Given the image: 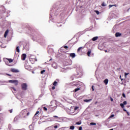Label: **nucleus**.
<instances>
[{"label": "nucleus", "instance_id": "1", "mask_svg": "<svg viewBox=\"0 0 130 130\" xmlns=\"http://www.w3.org/2000/svg\"><path fill=\"white\" fill-rule=\"evenodd\" d=\"M9 83H11V84H14L15 86H18V84H19V81H18V80H9Z\"/></svg>", "mask_w": 130, "mask_h": 130}, {"label": "nucleus", "instance_id": "2", "mask_svg": "<svg viewBox=\"0 0 130 130\" xmlns=\"http://www.w3.org/2000/svg\"><path fill=\"white\" fill-rule=\"evenodd\" d=\"M27 84L26 83H22L21 84V88L22 90H24V91H26L27 90Z\"/></svg>", "mask_w": 130, "mask_h": 130}, {"label": "nucleus", "instance_id": "3", "mask_svg": "<svg viewBox=\"0 0 130 130\" xmlns=\"http://www.w3.org/2000/svg\"><path fill=\"white\" fill-rule=\"evenodd\" d=\"M38 42H39V43H41V44H42V43H44L45 42V40L42 38H40V39L38 40Z\"/></svg>", "mask_w": 130, "mask_h": 130}, {"label": "nucleus", "instance_id": "4", "mask_svg": "<svg viewBox=\"0 0 130 130\" xmlns=\"http://www.w3.org/2000/svg\"><path fill=\"white\" fill-rule=\"evenodd\" d=\"M27 56V55H26V54H23L21 55V59L22 60H25L26 59V57Z\"/></svg>", "mask_w": 130, "mask_h": 130}, {"label": "nucleus", "instance_id": "5", "mask_svg": "<svg viewBox=\"0 0 130 130\" xmlns=\"http://www.w3.org/2000/svg\"><path fill=\"white\" fill-rule=\"evenodd\" d=\"M70 56L72 57V58H75L76 57V54L75 53H71L70 54Z\"/></svg>", "mask_w": 130, "mask_h": 130}, {"label": "nucleus", "instance_id": "6", "mask_svg": "<svg viewBox=\"0 0 130 130\" xmlns=\"http://www.w3.org/2000/svg\"><path fill=\"white\" fill-rule=\"evenodd\" d=\"M11 72H12L13 73H19V71L18 70V69H12L11 70Z\"/></svg>", "mask_w": 130, "mask_h": 130}, {"label": "nucleus", "instance_id": "7", "mask_svg": "<svg viewBox=\"0 0 130 130\" xmlns=\"http://www.w3.org/2000/svg\"><path fill=\"white\" fill-rule=\"evenodd\" d=\"M9 34V30L8 29H7L5 32V34H4V37L5 38H7V36H8V34Z\"/></svg>", "mask_w": 130, "mask_h": 130}, {"label": "nucleus", "instance_id": "8", "mask_svg": "<svg viewBox=\"0 0 130 130\" xmlns=\"http://www.w3.org/2000/svg\"><path fill=\"white\" fill-rule=\"evenodd\" d=\"M115 35L116 37H120V36H121V34L120 32H116Z\"/></svg>", "mask_w": 130, "mask_h": 130}, {"label": "nucleus", "instance_id": "9", "mask_svg": "<svg viewBox=\"0 0 130 130\" xmlns=\"http://www.w3.org/2000/svg\"><path fill=\"white\" fill-rule=\"evenodd\" d=\"M24 67L26 70H28L29 69V68H30V66L28 65L27 63H25Z\"/></svg>", "mask_w": 130, "mask_h": 130}, {"label": "nucleus", "instance_id": "10", "mask_svg": "<svg viewBox=\"0 0 130 130\" xmlns=\"http://www.w3.org/2000/svg\"><path fill=\"white\" fill-rule=\"evenodd\" d=\"M6 59H7V60H8L9 62H10V63H11V62H13V61H14V60H13V59L11 58H6Z\"/></svg>", "mask_w": 130, "mask_h": 130}, {"label": "nucleus", "instance_id": "11", "mask_svg": "<svg viewBox=\"0 0 130 130\" xmlns=\"http://www.w3.org/2000/svg\"><path fill=\"white\" fill-rule=\"evenodd\" d=\"M98 39V37H94L92 39V41H96Z\"/></svg>", "mask_w": 130, "mask_h": 130}, {"label": "nucleus", "instance_id": "12", "mask_svg": "<svg viewBox=\"0 0 130 130\" xmlns=\"http://www.w3.org/2000/svg\"><path fill=\"white\" fill-rule=\"evenodd\" d=\"M104 83L105 84V85H107V84H108V80L107 79H106L104 81Z\"/></svg>", "mask_w": 130, "mask_h": 130}, {"label": "nucleus", "instance_id": "13", "mask_svg": "<svg viewBox=\"0 0 130 130\" xmlns=\"http://www.w3.org/2000/svg\"><path fill=\"white\" fill-rule=\"evenodd\" d=\"M83 48H84L83 47H79V48L77 49L78 52H80V51H81V49H83Z\"/></svg>", "mask_w": 130, "mask_h": 130}, {"label": "nucleus", "instance_id": "14", "mask_svg": "<svg viewBox=\"0 0 130 130\" xmlns=\"http://www.w3.org/2000/svg\"><path fill=\"white\" fill-rule=\"evenodd\" d=\"M91 50H89L87 52V55L88 56H90V54H91Z\"/></svg>", "mask_w": 130, "mask_h": 130}, {"label": "nucleus", "instance_id": "15", "mask_svg": "<svg viewBox=\"0 0 130 130\" xmlns=\"http://www.w3.org/2000/svg\"><path fill=\"white\" fill-rule=\"evenodd\" d=\"M112 7H116V5H109V8L110 9V8H112Z\"/></svg>", "mask_w": 130, "mask_h": 130}, {"label": "nucleus", "instance_id": "16", "mask_svg": "<svg viewBox=\"0 0 130 130\" xmlns=\"http://www.w3.org/2000/svg\"><path fill=\"white\" fill-rule=\"evenodd\" d=\"M70 129H75V126L72 125L70 127Z\"/></svg>", "mask_w": 130, "mask_h": 130}, {"label": "nucleus", "instance_id": "17", "mask_svg": "<svg viewBox=\"0 0 130 130\" xmlns=\"http://www.w3.org/2000/svg\"><path fill=\"white\" fill-rule=\"evenodd\" d=\"M16 51L17 52H20V49H19V46L16 47Z\"/></svg>", "mask_w": 130, "mask_h": 130}, {"label": "nucleus", "instance_id": "18", "mask_svg": "<svg viewBox=\"0 0 130 130\" xmlns=\"http://www.w3.org/2000/svg\"><path fill=\"white\" fill-rule=\"evenodd\" d=\"M80 88H77L75 89L74 92H78V91H79Z\"/></svg>", "mask_w": 130, "mask_h": 130}, {"label": "nucleus", "instance_id": "19", "mask_svg": "<svg viewBox=\"0 0 130 130\" xmlns=\"http://www.w3.org/2000/svg\"><path fill=\"white\" fill-rule=\"evenodd\" d=\"M94 12H95V13H96V14L97 15H99V14H100V12H99V11H98V10H95Z\"/></svg>", "mask_w": 130, "mask_h": 130}, {"label": "nucleus", "instance_id": "20", "mask_svg": "<svg viewBox=\"0 0 130 130\" xmlns=\"http://www.w3.org/2000/svg\"><path fill=\"white\" fill-rule=\"evenodd\" d=\"M53 85L54 86H57V82L54 81L53 83Z\"/></svg>", "mask_w": 130, "mask_h": 130}, {"label": "nucleus", "instance_id": "21", "mask_svg": "<svg viewBox=\"0 0 130 130\" xmlns=\"http://www.w3.org/2000/svg\"><path fill=\"white\" fill-rule=\"evenodd\" d=\"M82 123V122L81 121H79L76 123V124H77L78 125H80V124H81Z\"/></svg>", "mask_w": 130, "mask_h": 130}, {"label": "nucleus", "instance_id": "22", "mask_svg": "<svg viewBox=\"0 0 130 130\" xmlns=\"http://www.w3.org/2000/svg\"><path fill=\"white\" fill-rule=\"evenodd\" d=\"M91 100H92L91 99H90V100H85L84 102H90V101H91Z\"/></svg>", "mask_w": 130, "mask_h": 130}, {"label": "nucleus", "instance_id": "23", "mask_svg": "<svg viewBox=\"0 0 130 130\" xmlns=\"http://www.w3.org/2000/svg\"><path fill=\"white\" fill-rule=\"evenodd\" d=\"M90 124V125H96V123L91 122Z\"/></svg>", "mask_w": 130, "mask_h": 130}, {"label": "nucleus", "instance_id": "24", "mask_svg": "<svg viewBox=\"0 0 130 130\" xmlns=\"http://www.w3.org/2000/svg\"><path fill=\"white\" fill-rule=\"evenodd\" d=\"M102 7H106V4H105V3H104V2H103L102 4Z\"/></svg>", "mask_w": 130, "mask_h": 130}, {"label": "nucleus", "instance_id": "25", "mask_svg": "<svg viewBox=\"0 0 130 130\" xmlns=\"http://www.w3.org/2000/svg\"><path fill=\"white\" fill-rule=\"evenodd\" d=\"M123 104L124 105H126L127 104V102L125 101H124V102H123Z\"/></svg>", "mask_w": 130, "mask_h": 130}, {"label": "nucleus", "instance_id": "26", "mask_svg": "<svg viewBox=\"0 0 130 130\" xmlns=\"http://www.w3.org/2000/svg\"><path fill=\"white\" fill-rule=\"evenodd\" d=\"M121 107H122V108H123L124 107V105L122 103L120 104Z\"/></svg>", "mask_w": 130, "mask_h": 130}, {"label": "nucleus", "instance_id": "27", "mask_svg": "<svg viewBox=\"0 0 130 130\" xmlns=\"http://www.w3.org/2000/svg\"><path fill=\"white\" fill-rule=\"evenodd\" d=\"M43 110L45 111H47V108L45 107H43Z\"/></svg>", "mask_w": 130, "mask_h": 130}, {"label": "nucleus", "instance_id": "28", "mask_svg": "<svg viewBox=\"0 0 130 130\" xmlns=\"http://www.w3.org/2000/svg\"><path fill=\"white\" fill-rule=\"evenodd\" d=\"M44 73H45V70H43V71H41V74H42Z\"/></svg>", "mask_w": 130, "mask_h": 130}, {"label": "nucleus", "instance_id": "29", "mask_svg": "<svg viewBox=\"0 0 130 130\" xmlns=\"http://www.w3.org/2000/svg\"><path fill=\"white\" fill-rule=\"evenodd\" d=\"M78 109H79V108L78 107H75V108H74V110H78Z\"/></svg>", "mask_w": 130, "mask_h": 130}, {"label": "nucleus", "instance_id": "30", "mask_svg": "<svg viewBox=\"0 0 130 130\" xmlns=\"http://www.w3.org/2000/svg\"><path fill=\"white\" fill-rule=\"evenodd\" d=\"M112 117H114V115L113 114L111 115L110 117L109 118H112Z\"/></svg>", "mask_w": 130, "mask_h": 130}, {"label": "nucleus", "instance_id": "31", "mask_svg": "<svg viewBox=\"0 0 130 130\" xmlns=\"http://www.w3.org/2000/svg\"><path fill=\"white\" fill-rule=\"evenodd\" d=\"M123 111H125V112H127V115H129V114L128 113V112H127V111H126V110H125V109H123Z\"/></svg>", "mask_w": 130, "mask_h": 130}, {"label": "nucleus", "instance_id": "32", "mask_svg": "<svg viewBox=\"0 0 130 130\" xmlns=\"http://www.w3.org/2000/svg\"><path fill=\"white\" fill-rule=\"evenodd\" d=\"M129 73H124V76L125 77V78H126V76H127V75H128Z\"/></svg>", "mask_w": 130, "mask_h": 130}, {"label": "nucleus", "instance_id": "33", "mask_svg": "<svg viewBox=\"0 0 130 130\" xmlns=\"http://www.w3.org/2000/svg\"><path fill=\"white\" fill-rule=\"evenodd\" d=\"M64 48L65 49H67V48H69V47H68V46H64Z\"/></svg>", "mask_w": 130, "mask_h": 130}, {"label": "nucleus", "instance_id": "34", "mask_svg": "<svg viewBox=\"0 0 130 130\" xmlns=\"http://www.w3.org/2000/svg\"><path fill=\"white\" fill-rule=\"evenodd\" d=\"M39 112H40L38 111H37L35 115H37V114H39Z\"/></svg>", "mask_w": 130, "mask_h": 130}, {"label": "nucleus", "instance_id": "35", "mask_svg": "<svg viewBox=\"0 0 130 130\" xmlns=\"http://www.w3.org/2000/svg\"><path fill=\"white\" fill-rule=\"evenodd\" d=\"M122 96H123L124 98H125V94H124V93H122Z\"/></svg>", "mask_w": 130, "mask_h": 130}, {"label": "nucleus", "instance_id": "36", "mask_svg": "<svg viewBox=\"0 0 130 130\" xmlns=\"http://www.w3.org/2000/svg\"><path fill=\"white\" fill-rule=\"evenodd\" d=\"M29 115H30V113L27 112V114H26V116H29Z\"/></svg>", "mask_w": 130, "mask_h": 130}, {"label": "nucleus", "instance_id": "37", "mask_svg": "<svg viewBox=\"0 0 130 130\" xmlns=\"http://www.w3.org/2000/svg\"><path fill=\"white\" fill-rule=\"evenodd\" d=\"M54 128H57V127H58V126H57V125H55V126H54Z\"/></svg>", "mask_w": 130, "mask_h": 130}, {"label": "nucleus", "instance_id": "38", "mask_svg": "<svg viewBox=\"0 0 130 130\" xmlns=\"http://www.w3.org/2000/svg\"><path fill=\"white\" fill-rule=\"evenodd\" d=\"M53 117L55 118H58V117L57 116H53Z\"/></svg>", "mask_w": 130, "mask_h": 130}, {"label": "nucleus", "instance_id": "39", "mask_svg": "<svg viewBox=\"0 0 130 130\" xmlns=\"http://www.w3.org/2000/svg\"><path fill=\"white\" fill-rule=\"evenodd\" d=\"M52 90H54V89H55V86L52 87Z\"/></svg>", "mask_w": 130, "mask_h": 130}, {"label": "nucleus", "instance_id": "40", "mask_svg": "<svg viewBox=\"0 0 130 130\" xmlns=\"http://www.w3.org/2000/svg\"><path fill=\"white\" fill-rule=\"evenodd\" d=\"M9 112L10 113H12L13 112V110H10Z\"/></svg>", "mask_w": 130, "mask_h": 130}, {"label": "nucleus", "instance_id": "41", "mask_svg": "<svg viewBox=\"0 0 130 130\" xmlns=\"http://www.w3.org/2000/svg\"><path fill=\"white\" fill-rule=\"evenodd\" d=\"M110 99H111V101L112 102H113V99H112V98H110Z\"/></svg>", "mask_w": 130, "mask_h": 130}, {"label": "nucleus", "instance_id": "42", "mask_svg": "<svg viewBox=\"0 0 130 130\" xmlns=\"http://www.w3.org/2000/svg\"><path fill=\"white\" fill-rule=\"evenodd\" d=\"M12 89H13V90H14V91H16V88H15L14 87H11Z\"/></svg>", "mask_w": 130, "mask_h": 130}, {"label": "nucleus", "instance_id": "43", "mask_svg": "<svg viewBox=\"0 0 130 130\" xmlns=\"http://www.w3.org/2000/svg\"><path fill=\"white\" fill-rule=\"evenodd\" d=\"M78 129L79 130H82V126L79 127Z\"/></svg>", "mask_w": 130, "mask_h": 130}, {"label": "nucleus", "instance_id": "44", "mask_svg": "<svg viewBox=\"0 0 130 130\" xmlns=\"http://www.w3.org/2000/svg\"><path fill=\"white\" fill-rule=\"evenodd\" d=\"M92 91H94V86H92Z\"/></svg>", "mask_w": 130, "mask_h": 130}, {"label": "nucleus", "instance_id": "45", "mask_svg": "<svg viewBox=\"0 0 130 130\" xmlns=\"http://www.w3.org/2000/svg\"><path fill=\"white\" fill-rule=\"evenodd\" d=\"M73 86H74V87H75L76 86H78V85H77V84H73Z\"/></svg>", "mask_w": 130, "mask_h": 130}, {"label": "nucleus", "instance_id": "46", "mask_svg": "<svg viewBox=\"0 0 130 130\" xmlns=\"http://www.w3.org/2000/svg\"><path fill=\"white\" fill-rule=\"evenodd\" d=\"M120 80H121V81H122V79H121V76H120Z\"/></svg>", "mask_w": 130, "mask_h": 130}, {"label": "nucleus", "instance_id": "47", "mask_svg": "<svg viewBox=\"0 0 130 130\" xmlns=\"http://www.w3.org/2000/svg\"><path fill=\"white\" fill-rule=\"evenodd\" d=\"M52 59L51 58V59L49 60V61H50V60H52Z\"/></svg>", "mask_w": 130, "mask_h": 130}, {"label": "nucleus", "instance_id": "48", "mask_svg": "<svg viewBox=\"0 0 130 130\" xmlns=\"http://www.w3.org/2000/svg\"><path fill=\"white\" fill-rule=\"evenodd\" d=\"M105 52H107V50H106L105 51Z\"/></svg>", "mask_w": 130, "mask_h": 130}, {"label": "nucleus", "instance_id": "49", "mask_svg": "<svg viewBox=\"0 0 130 130\" xmlns=\"http://www.w3.org/2000/svg\"><path fill=\"white\" fill-rule=\"evenodd\" d=\"M0 11H1V9H0Z\"/></svg>", "mask_w": 130, "mask_h": 130}, {"label": "nucleus", "instance_id": "50", "mask_svg": "<svg viewBox=\"0 0 130 130\" xmlns=\"http://www.w3.org/2000/svg\"><path fill=\"white\" fill-rule=\"evenodd\" d=\"M129 34H130V32H129Z\"/></svg>", "mask_w": 130, "mask_h": 130}]
</instances>
